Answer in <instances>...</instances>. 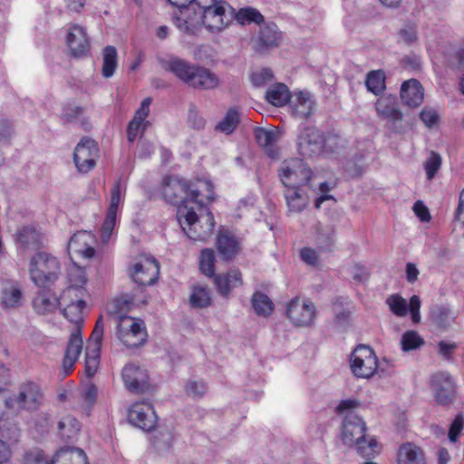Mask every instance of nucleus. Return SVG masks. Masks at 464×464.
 I'll return each mask as SVG.
<instances>
[{
	"label": "nucleus",
	"instance_id": "1",
	"mask_svg": "<svg viewBox=\"0 0 464 464\" xmlns=\"http://www.w3.org/2000/svg\"><path fill=\"white\" fill-rule=\"evenodd\" d=\"M163 197L170 204L184 206L188 200V207L193 204L197 208L203 209V199L211 202L214 200L213 185L208 180H198L188 185L185 179L176 177H165L162 188Z\"/></svg>",
	"mask_w": 464,
	"mask_h": 464
},
{
	"label": "nucleus",
	"instance_id": "2",
	"mask_svg": "<svg viewBox=\"0 0 464 464\" xmlns=\"http://www.w3.org/2000/svg\"><path fill=\"white\" fill-rule=\"evenodd\" d=\"M186 17H177L176 26L184 33L195 34L201 25L209 32H220L231 22L230 5L227 3L218 4L208 8H196Z\"/></svg>",
	"mask_w": 464,
	"mask_h": 464
},
{
	"label": "nucleus",
	"instance_id": "3",
	"mask_svg": "<svg viewBox=\"0 0 464 464\" xmlns=\"http://www.w3.org/2000/svg\"><path fill=\"white\" fill-rule=\"evenodd\" d=\"M178 207L177 217L183 232L192 240L204 241L211 237L214 231L215 220L213 214L203 206L198 209L197 205Z\"/></svg>",
	"mask_w": 464,
	"mask_h": 464
},
{
	"label": "nucleus",
	"instance_id": "4",
	"mask_svg": "<svg viewBox=\"0 0 464 464\" xmlns=\"http://www.w3.org/2000/svg\"><path fill=\"white\" fill-rule=\"evenodd\" d=\"M366 423L354 414H348L343 421L342 440L345 445L355 446L363 458H374L380 451L376 439L366 434Z\"/></svg>",
	"mask_w": 464,
	"mask_h": 464
},
{
	"label": "nucleus",
	"instance_id": "5",
	"mask_svg": "<svg viewBox=\"0 0 464 464\" xmlns=\"http://www.w3.org/2000/svg\"><path fill=\"white\" fill-rule=\"evenodd\" d=\"M28 273L35 285L48 287L53 285L60 276V262L47 252H37L30 259Z\"/></svg>",
	"mask_w": 464,
	"mask_h": 464
},
{
	"label": "nucleus",
	"instance_id": "6",
	"mask_svg": "<svg viewBox=\"0 0 464 464\" xmlns=\"http://www.w3.org/2000/svg\"><path fill=\"white\" fill-rule=\"evenodd\" d=\"M117 336L125 346L134 348L142 345L147 341L148 334L142 320L119 314Z\"/></svg>",
	"mask_w": 464,
	"mask_h": 464
},
{
	"label": "nucleus",
	"instance_id": "7",
	"mask_svg": "<svg viewBox=\"0 0 464 464\" xmlns=\"http://www.w3.org/2000/svg\"><path fill=\"white\" fill-rule=\"evenodd\" d=\"M313 171L301 159L285 160L279 170L278 177L282 184L287 188H297L309 184Z\"/></svg>",
	"mask_w": 464,
	"mask_h": 464
},
{
	"label": "nucleus",
	"instance_id": "8",
	"mask_svg": "<svg viewBox=\"0 0 464 464\" xmlns=\"http://www.w3.org/2000/svg\"><path fill=\"white\" fill-rule=\"evenodd\" d=\"M350 367L356 378L370 379L378 372V358L370 346L360 344L351 354Z\"/></svg>",
	"mask_w": 464,
	"mask_h": 464
},
{
	"label": "nucleus",
	"instance_id": "9",
	"mask_svg": "<svg viewBox=\"0 0 464 464\" xmlns=\"http://www.w3.org/2000/svg\"><path fill=\"white\" fill-rule=\"evenodd\" d=\"M43 394L34 382L24 383L19 391L5 399V406L14 411L21 410L35 411L42 403Z\"/></svg>",
	"mask_w": 464,
	"mask_h": 464
},
{
	"label": "nucleus",
	"instance_id": "10",
	"mask_svg": "<svg viewBox=\"0 0 464 464\" xmlns=\"http://www.w3.org/2000/svg\"><path fill=\"white\" fill-rule=\"evenodd\" d=\"M316 307L308 299L294 297L286 304L285 314L295 326L308 327L314 324Z\"/></svg>",
	"mask_w": 464,
	"mask_h": 464
},
{
	"label": "nucleus",
	"instance_id": "11",
	"mask_svg": "<svg viewBox=\"0 0 464 464\" xmlns=\"http://www.w3.org/2000/svg\"><path fill=\"white\" fill-rule=\"evenodd\" d=\"M100 157V150L94 140L84 137L76 145L73 153V162L81 173H88L95 166Z\"/></svg>",
	"mask_w": 464,
	"mask_h": 464
},
{
	"label": "nucleus",
	"instance_id": "12",
	"mask_svg": "<svg viewBox=\"0 0 464 464\" xmlns=\"http://www.w3.org/2000/svg\"><path fill=\"white\" fill-rule=\"evenodd\" d=\"M103 332L104 324L101 316L96 322L85 349V372L89 377L95 374L100 363V351Z\"/></svg>",
	"mask_w": 464,
	"mask_h": 464
},
{
	"label": "nucleus",
	"instance_id": "13",
	"mask_svg": "<svg viewBox=\"0 0 464 464\" xmlns=\"http://www.w3.org/2000/svg\"><path fill=\"white\" fill-rule=\"evenodd\" d=\"M324 137L321 131L314 127L303 128L297 136V149L304 157H315L322 153Z\"/></svg>",
	"mask_w": 464,
	"mask_h": 464
},
{
	"label": "nucleus",
	"instance_id": "14",
	"mask_svg": "<svg viewBox=\"0 0 464 464\" xmlns=\"http://www.w3.org/2000/svg\"><path fill=\"white\" fill-rule=\"evenodd\" d=\"M128 419L132 425L147 431L151 430L157 423V416L153 406L143 401L131 405Z\"/></svg>",
	"mask_w": 464,
	"mask_h": 464
},
{
	"label": "nucleus",
	"instance_id": "15",
	"mask_svg": "<svg viewBox=\"0 0 464 464\" xmlns=\"http://www.w3.org/2000/svg\"><path fill=\"white\" fill-rule=\"evenodd\" d=\"M386 304L391 312L399 317H404L408 312L411 313L413 324L420 322V298L414 295L411 297L409 304L406 299L399 295H392L387 297Z\"/></svg>",
	"mask_w": 464,
	"mask_h": 464
},
{
	"label": "nucleus",
	"instance_id": "16",
	"mask_svg": "<svg viewBox=\"0 0 464 464\" xmlns=\"http://www.w3.org/2000/svg\"><path fill=\"white\" fill-rule=\"evenodd\" d=\"M160 274V265L153 257H143L136 262L130 276L139 285H150L156 283Z\"/></svg>",
	"mask_w": 464,
	"mask_h": 464
},
{
	"label": "nucleus",
	"instance_id": "17",
	"mask_svg": "<svg viewBox=\"0 0 464 464\" xmlns=\"http://www.w3.org/2000/svg\"><path fill=\"white\" fill-rule=\"evenodd\" d=\"M121 378L125 388L133 393H143L150 387L147 371L133 363L124 366Z\"/></svg>",
	"mask_w": 464,
	"mask_h": 464
},
{
	"label": "nucleus",
	"instance_id": "18",
	"mask_svg": "<svg viewBox=\"0 0 464 464\" xmlns=\"http://www.w3.org/2000/svg\"><path fill=\"white\" fill-rule=\"evenodd\" d=\"M95 244L96 237L92 233L78 231L68 243V252L70 255H78L85 259H91L95 255Z\"/></svg>",
	"mask_w": 464,
	"mask_h": 464
},
{
	"label": "nucleus",
	"instance_id": "19",
	"mask_svg": "<svg viewBox=\"0 0 464 464\" xmlns=\"http://www.w3.org/2000/svg\"><path fill=\"white\" fill-rule=\"evenodd\" d=\"M151 98L147 97L142 100L139 109L135 111L133 118L127 126V138L130 142H134L139 135H142L150 125L147 118L150 113Z\"/></svg>",
	"mask_w": 464,
	"mask_h": 464
},
{
	"label": "nucleus",
	"instance_id": "20",
	"mask_svg": "<svg viewBox=\"0 0 464 464\" xmlns=\"http://www.w3.org/2000/svg\"><path fill=\"white\" fill-rule=\"evenodd\" d=\"M83 345L82 330L77 327L71 333L63 360V376L69 375L82 353Z\"/></svg>",
	"mask_w": 464,
	"mask_h": 464
},
{
	"label": "nucleus",
	"instance_id": "21",
	"mask_svg": "<svg viewBox=\"0 0 464 464\" xmlns=\"http://www.w3.org/2000/svg\"><path fill=\"white\" fill-rule=\"evenodd\" d=\"M160 63L165 71L172 72L187 85H189L197 66L177 56H171L169 59H160Z\"/></svg>",
	"mask_w": 464,
	"mask_h": 464
},
{
	"label": "nucleus",
	"instance_id": "22",
	"mask_svg": "<svg viewBox=\"0 0 464 464\" xmlns=\"http://www.w3.org/2000/svg\"><path fill=\"white\" fill-rule=\"evenodd\" d=\"M67 45L74 57H82L88 54L90 44L85 29L79 24H72L66 36Z\"/></svg>",
	"mask_w": 464,
	"mask_h": 464
},
{
	"label": "nucleus",
	"instance_id": "23",
	"mask_svg": "<svg viewBox=\"0 0 464 464\" xmlns=\"http://www.w3.org/2000/svg\"><path fill=\"white\" fill-rule=\"evenodd\" d=\"M432 387L436 400L440 404H448L453 400L455 387L449 373L438 372L434 374L432 376Z\"/></svg>",
	"mask_w": 464,
	"mask_h": 464
},
{
	"label": "nucleus",
	"instance_id": "24",
	"mask_svg": "<svg viewBox=\"0 0 464 464\" xmlns=\"http://www.w3.org/2000/svg\"><path fill=\"white\" fill-rule=\"evenodd\" d=\"M401 99L409 107H418L424 100V90L416 79L405 81L401 86Z\"/></svg>",
	"mask_w": 464,
	"mask_h": 464
},
{
	"label": "nucleus",
	"instance_id": "25",
	"mask_svg": "<svg viewBox=\"0 0 464 464\" xmlns=\"http://www.w3.org/2000/svg\"><path fill=\"white\" fill-rule=\"evenodd\" d=\"M378 117L389 120L393 124L402 120V112L398 109L396 98L388 95L380 97L375 102Z\"/></svg>",
	"mask_w": 464,
	"mask_h": 464
},
{
	"label": "nucleus",
	"instance_id": "26",
	"mask_svg": "<svg viewBox=\"0 0 464 464\" xmlns=\"http://www.w3.org/2000/svg\"><path fill=\"white\" fill-rule=\"evenodd\" d=\"M280 33L275 24H268L260 28L257 37L255 39V50L264 53L270 48L278 45Z\"/></svg>",
	"mask_w": 464,
	"mask_h": 464
},
{
	"label": "nucleus",
	"instance_id": "27",
	"mask_svg": "<svg viewBox=\"0 0 464 464\" xmlns=\"http://www.w3.org/2000/svg\"><path fill=\"white\" fill-rule=\"evenodd\" d=\"M60 304V297L45 289L39 290L33 299V308L39 314L53 313Z\"/></svg>",
	"mask_w": 464,
	"mask_h": 464
},
{
	"label": "nucleus",
	"instance_id": "28",
	"mask_svg": "<svg viewBox=\"0 0 464 464\" xmlns=\"http://www.w3.org/2000/svg\"><path fill=\"white\" fill-rule=\"evenodd\" d=\"M397 464H427V459L420 447L407 442L398 450Z\"/></svg>",
	"mask_w": 464,
	"mask_h": 464
},
{
	"label": "nucleus",
	"instance_id": "29",
	"mask_svg": "<svg viewBox=\"0 0 464 464\" xmlns=\"http://www.w3.org/2000/svg\"><path fill=\"white\" fill-rule=\"evenodd\" d=\"M336 241V227L332 223H319L315 230L314 242L321 251H331Z\"/></svg>",
	"mask_w": 464,
	"mask_h": 464
},
{
	"label": "nucleus",
	"instance_id": "30",
	"mask_svg": "<svg viewBox=\"0 0 464 464\" xmlns=\"http://www.w3.org/2000/svg\"><path fill=\"white\" fill-rule=\"evenodd\" d=\"M254 135L256 141L264 148L266 153L270 158H276L277 155L276 143L279 139V132L273 129L267 130L258 127L255 129Z\"/></svg>",
	"mask_w": 464,
	"mask_h": 464
},
{
	"label": "nucleus",
	"instance_id": "31",
	"mask_svg": "<svg viewBox=\"0 0 464 464\" xmlns=\"http://www.w3.org/2000/svg\"><path fill=\"white\" fill-rule=\"evenodd\" d=\"M219 84L218 77L207 68L196 66L188 86L195 89L210 90Z\"/></svg>",
	"mask_w": 464,
	"mask_h": 464
},
{
	"label": "nucleus",
	"instance_id": "32",
	"mask_svg": "<svg viewBox=\"0 0 464 464\" xmlns=\"http://www.w3.org/2000/svg\"><path fill=\"white\" fill-rule=\"evenodd\" d=\"M242 275L239 270H231L227 274L218 275L215 277V285L218 291L223 296H227L230 292L242 285Z\"/></svg>",
	"mask_w": 464,
	"mask_h": 464
},
{
	"label": "nucleus",
	"instance_id": "33",
	"mask_svg": "<svg viewBox=\"0 0 464 464\" xmlns=\"http://www.w3.org/2000/svg\"><path fill=\"white\" fill-rule=\"evenodd\" d=\"M454 312L443 304H436L430 308V319L440 329H447L455 320Z\"/></svg>",
	"mask_w": 464,
	"mask_h": 464
},
{
	"label": "nucleus",
	"instance_id": "34",
	"mask_svg": "<svg viewBox=\"0 0 464 464\" xmlns=\"http://www.w3.org/2000/svg\"><path fill=\"white\" fill-rule=\"evenodd\" d=\"M217 247L225 259H231L239 250V241L228 232H222L217 239Z\"/></svg>",
	"mask_w": 464,
	"mask_h": 464
},
{
	"label": "nucleus",
	"instance_id": "35",
	"mask_svg": "<svg viewBox=\"0 0 464 464\" xmlns=\"http://www.w3.org/2000/svg\"><path fill=\"white\" fill-rule=\"evenodd\" d=\"M288 210L292 213L302 212L308 205V197L304 194L300 188H287L285 192Z\"/></svg>",
	"mask_w": 464,
	"mask_h": 464
},
{
	"label": "nucleus",
	"instance_id": "36",
	"mask_svg": "<svg viewBox=\"0 0 464 464\" xmlns=\"http://www.w3.org/2000/svg\"><path fill=\"white\" fill-rule=\"evenodd\" d=\"M62 314L71 323L75 324V328L79 327L81 330L84 321V309L86 308L85 304H72V303H61Z\"/></svg>",
	"mask_w": 464,
	"mask_h": 464
},
{
	"label": "nucleus",
	"instance_id": "37",
	"mask_svg": "<svg viewBox=\"0 0 464 464\" xmlns=\"http://www.w3.org/2000/svg\"><path fill=\"white\" fill-rule=\"evenodd\" d=\"M314 102L309 92H300L292 103L293 114L297 118H307L313 112Z\"/></svg>",
	"mask_w": 464,
	"mask_h": 464
},
{
	"label": "nucleus",
	"instance_id": "38",
	"mask_svg": "<svg viewBox=\"0 0 464 464\" xmlns=\"http://www.w3.org/2000/svg\"><path fill=\"white\" fill-rule=\"evenodd\" d=\"M291 95L287 86L277 83L271 86L266 92V101L274 106L281 107L290 101Z\"/></svg>",
	"mask_w": 464,
	"mask_h": 464
},
{
	"label": "nucleus",
	"instance_id": "39",
	"mask_svg": "<svg viewBox=\"0 0 464 464\" xmlns=\"http://www.w3.org/2000/svg\"><path fill=\"white\" fill-rule=\"evenodd\" d=\"M17 241L25 249H36L41 246L42 236L35 228L24 227L17 233Z\"/></svg>",
	"mask_w": 464,
	"mask_h": 464
},
{
	"label": "nucleus",
	"instance_id": "40",
	"mask_svg": "<svg viewBox=\"0 0 464 464\" xmlns=\"http://www.w3.org/2000/svg\"><path fill=\"white\" fill-rule=\"evenodd\" d=\"M88 296L82 285H69L60 295V303L85 304Z\"/></svg>",
	"mask_w": 464,
	"mask_h": 464
},
{
	"label": "nucleus",
	"instance_id": "41",
	"mask_svg": "<svg viewBox=\"0 0 464 464\" xmlns=\"http://www.w3.org/2000/svg\"><path fill=\"white\" fill-rule=\"evenodd\" d=\"M118 65V53L114 46L107 45L102 50V74L104 78L113 76Z\"/></svg>",
	"mask_w": 464,
	"mask_h": 464
},
{
	"label": "nucleus",
	"instance_id": "42",
	"mask_svg": "<svg viewBox=\"0 0 464 464\" xmlns=\"http://www.w3.org/2000/svg\"><path fill=\"white\" fill-rule=\"evenodd\" d=\"M84 111V107L70 103L63 107L59 117L63 123L81 121V124L85 127L88 125V121L82 118Z\"/></svg>",
	"mask_w": 464,
	"mask_h": 464
},
{
	"label": "nucleus",
	"instance_id": "43",
	"mask_svg": "<svg viewBox=\"0 0 464 464\" xmlns=\"http://www.w3.org/2000/svg\"><path fill=\"white\" fill-rule=\"evenodd\" d=\"M240 122V115L236 108H229L224 118L216 125L215 130L227 135L232 134Z\"/></svg>",
	"mask_w": 464,
	"mask_h": 464
},
{
	"label": "nucleus",
	"instance_id": "44",
	"mask_svg": "<svg viewBox=\"0 0 464 464\" xmlns=\"http://www.w3.org/2000/svg\"><path fill=\"white\" fill-rule=\"evenodd\" d=\"M251 304L255 313L259 316L266 317L274 311V304L264 293L256 291L251 297Z\"/></svg>",
	"mask_w": 464,
	"mask_h": 464
},
{
	"label": "nucleus",
	"instance_id": "45",
	"mask_svg": "<svg viewBox=\"0 0 464 464\" xmlns=\"http://www.w3.org/2000/svg\"><path fill=\"white\" fill-rule=\"evenodd\" d=\"M58 430L62 439L70 440L80 430V424L74 417L65 416L58 422Z\"/></svg>",
	"mask_w": 464,
	"mask_h": 464
},
{
	"label": "nucleus",
	"instance_id": "46",
	"mask_svg": "<svg viewBox=\"0 0 464 464\" xmlns=\"http://www.w3.org/2000/svg\"><path fill=\"white\" fill-rule=\"evenodd\" d=\"M190 304L196 308H204L211 304L209 291L202 285H195L189 296Z\"/></svg>",
	"mask_w": 464,
	"mask_h": 464
},
{
	"label": "nucleus",
	"instance_id": "47",
	"mask_svg": "<svg viewBox=\"0 0 464 464\" xmlns=\"http://www.w3.org/2000/svg\"><path fill=\"white\" fill-rule=\"evenodd\" d=\"M368 91L378 95L385 89V76L382 71H372L367 74L365 81Z\"/></svg>",
	"mask_w": 464,
	"mask_h": 464
},
{
	"label": "nucleus",
	"instance_id": "48",
	"mask_svg": "<svg viewBox=\"0 0 464 464\" xmlns=\"http://www.w3.org/2000/svg\"><path fill=\"white\" fill-rule=\"evenodd\" d=\"M22 291L14 286L5 288L2 291V304L6 308H15L22 303Z\"/></svg>",
	"mask_w": 464,
	"mask_h": 464
},
{
	"label": "nucleus",
	"instance_id": "49",
	"mask_svg": "<svg viewBox=\"0 0 464 464\" xmlns=\"http://www.w3.org/2000/svg\"><path fill=\"white\" fill-rule=\"evenodd\" d=\"M441 156L435 151H430L428 158L423 162V168L428 180H431L434 179L437 172L441 168Z\"/></svg>",
	"mask_w": 464,
	"mask_h": 464
},
{
	"label": "nucleus",
	"instance_id": "50",
	"mask_svg": "<svg viewBox=\"0 0 464 464\" xmlns=\"http://www.w3.org/2000/svg\"><path fill=\"white\" fill-rule=\"evenodd\" d=\"M401 349L404 352L419 349L424 344V340L415 331L405 332L401 340Z\"/></svg>",
	"mask_w": 464,
	"mask_h": 464
},
{
	"label": "nucleus",
	"instance_id": "51",
	"mask_svg": "<svg viewBox=\"0 0 464 464\" xmlns=\"http://www.w3.org/2000/svg\"><path fill=\"white\" fill-rule=\"evenodd\" d=\"M342 297L336 299V301L333 304V311L334 313V324L339 327H344L348 324L351 312L343 307Z\"/></svg>",
	"mask_w": 464,
	"mask_h": 464
},
{
	"label": "nucleus",
	"instance_id": "52",
	"mask_svg": "<svg viewBox=\"0 0 464 464\" xmlns=\"http://www.w3.org/2000/svg\"><path fill=\"white\" fill-rule=\"evenodd\" d=\"M214 263V251L209 248L203 249L199 256V267L201 272L207 276H213L215 272Z\"/></svg>",
	"mask_w": 464,
	"mask_h": 464
},
{
	"label": "nucleus",
	"instance_id": "53",
	"mask_svg": "<svg viewBox=\"0 0 464 464\" xmlns=\"http://www.w3.org/2000/svg\"><path fill=\"white\" fill-rule=\"evenodd\" d=\"M237 20L241 23H255L260 24L264 21L262 14L252 7L241 8L236 14Z\"/></svg>",
	"mask_w": 464,
	"mask_h": 464
},
{
	"label": "nucleus",
	"instance_id": "54",
	"mask_svg": "<svg viewBox=\"0 0 464 464\" xmlns=\"http://www.w3.org/2000/svg\"><path fill=\"white\" fill-rule=\"evenodd\" d=\"M122 202V188L121 179L116 181L111 190L110 206L107 212L117 214L118 208Z\"/></svg>",
	"mask_w": 464,
	"mask_h": 464
},
{
	"label": "nucleus",
	"instance_id": "55",
	"mask_svg": "<svg viewBox=\"0 0 464 464\" xmlns=\"http://www.w3.org/2000/svg\"><path fill=\"white\" fill-rule=\"evenodd\" d=\"M68 279L70 285H78L83 287L87 282L84 269L74 263L68 269Z\"/></svg>",
	"mask_w": 464,
	"mask_h": 464
},
{
	"label": "nucleus",
	"instance_id": "56",
	"mask_svg": "<svg viewBox=\"0 0 464 464\" xmlns=\"http://www.w3.org/2000/svg\"><path fill=\"white\" fill-rule=\"evenodd\" d=\"M187 121L189 127L196 130H202L206 126L205 119L198 113L194 105H191L188 109Z\"/></svg>",
	"mask_w": 464,
	"mask_h": 464
},
{
	"label": "nucleus",
	"instance_id": "57",
	"mask_svg": "<svg viewBox=\"0 0 464 464\" xmlns=\"http://www.w3.org/2000/svg\"><path fill=\"white\" fill-rule=\"evenodd\" d=\"M117 214L107 212L104 222L102 226V239L107 243L116 226Z\"/></svg>",
	"mask_w": 464,
	"mask_h": 464
},
{
	"label": "nucleus",
	"instance_id": "58",
	"mask_svg": "<svg viewBox=\"0 0 464 464\" xmlns=\"http://www.w3.org/2000/svg\"><path fill=\"white\" fill-rule=\"evenodd\" d=\"M464 429V416L462 413L456 415L449 430V440L450 442H456Z\"/></svg>",
	"mask_w": 464,
	"mask_h": 464
},
{
	"label": "nucleus",
	"instance_id": "59",
	"mask_svg": "<svg viewBox=\"0 0 464 464\" xmlns=\"http://www.w3.org/2000/svg\"><path fill=\"white\" fill-rule=\"evenodd\" d=\"M399 37L401 41L407 44H411L415 43L418 39V31H417V25L414 24H405L400 31H399Z\"/></svg>",
	"mask_w": 464,
	"mask_h": 464
},
{
	"label": "nucleus",
	"instance_id": "60",
	"mask_svg": "<svg viewBox=\"0 0 464 464\" xmlns=\"http://www.w3.org/2000/svg\"><path fill=\"white\" fill-rule=\"evenodd\" d=\"M24 464H53L44 455L39 449L32 450L26 452Z\"/></svg>",
	"mask_w": 464,
	"mask_h": 464
},
{
	"label": "nucleus",
	"instance_id": "61",
	"mask_svg": "<svg viewBox=\"0 0 464 464\" xmlns=\"http://www.w3.org/2000/svg\"><path fill=\"white\" fill-rule=\"evenodd\" d=\"M186 391L188 395L200 398L206 393L207 386L202 381H189L186 385Z\"/></svg>",
	"mask_w": 464,
	"mask_h": 464
},
{
	"label": "nucleus",
	"instance_id": "62",
	"mask_svg": "<svg viewBox=\"0 0 464 464\" xmlns=\"http://www.w3.org/2000/svg\"><path fill=\"white\" fill-rule=\"evenodd\" d=\"M168 2L179 8V17H186L194 10V0H168ZM178 16H175V19Z\"/></svg>",
	"mask_w": 464,
	"mask_h": 464
},
{
	"label": "nucleus",
	"instance_id": "63",
	"mask_svg": "<svg viewBox=\"0 0 464 464\" xmlns=\"http://www.w3.org/2000/svg\"><path fill=\"white\" fill-rule=\"evenodd\" d=\"M420 118L428 128H432L439 122L440 117L436 110L424 108L420 113Z\"/></svg>",
	"mask_w": 464,
	"mask_h": 464
},
{
	"label": "nucleus",
	"instance_id": "64",
	"mask_svg": "<svg viewBox=\"0 0 464 464\" xmlns=\"http://www.w3.org/2000/svg\"><path fill=\"white\" fill-rule=\"evenodd\" d=\"M82 397L86 405L92 407L97 398V388L93 384H88L82 392Z\"/></svg>",
	"mask_w": 464,
	"mask_h": 464
}]
</instances>
